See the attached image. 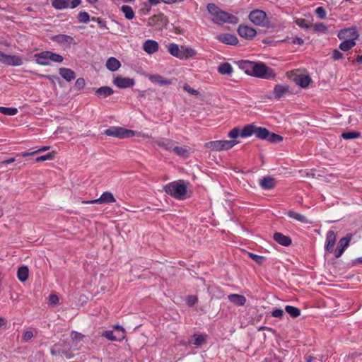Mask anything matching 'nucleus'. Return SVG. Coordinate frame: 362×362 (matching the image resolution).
<instances>
[{"label":"nucleus","instance_id":"obj_50","mask_svg":"<svg viewBox=\"0 0 362 362\" xmlns=\"http://www.w3.org/2000/svg\"><path fill=\"white\" fill-rule=\"evenodd\" d=\"M315 12L317 16L320 19H324L326 17L327 12L325 9L322 6L317 7Z\"/></svg>","mask_w":362,"mask_h":362},{"label":"nucleus","instance_id":"obj_34","mask_svg":"<svg viewBox=\"0 0 362 362\" xmlns=\"http://www.w3.org/2000/svg\"><path fill=\"white\" fill-rule=\"evenodd\" d=\"M120 11L124 13L125 18L128 20H132L135 16L134 12L130 6L122 5L120 7Z\"/></svg>","mask_w":362,"mask_h":362},{"label":"nucleus","instance_id":"obj_15","mask_svg":"<svg viewBox=\"0 0 362 362\" xmlns=\"http://www.w3.org/2000/svg\"><path fill=\"white\" fill-rule=\"evenodd\" d=\"M336 242V235L333 230H329L326 235L325 250L329 253L334 252V245Z\"/></svg>","mask_w":362,"mask_h":362},{"label":"nucleus","instance_id":"obj_21","mask_svg":"<svg viewBox=\"0 0 362 362\" xmlns=\"http://www.w3.org/2000/svg\"><path fill=\"white\" fill-rule=\"evenodd\" d=\"M289 93V86L287 85H276L274 88V94L279 99L284 97Z\"/></svg>","mask_w":362,"mask_h":362},{"label":"nucleus","instance_id":"obj_56","mask_svg":"<svg viewBox=\"0 0 362 362\" xmlns=\"http://www.w3.org/2000/svg\"><path fill=\"white\" fill-rule=\"evenodd\" d=\"M284 315L282 309L276 308L272 312V315L274 317L281 318Z\"/></svg>","mask_w":362,"mask_h":362},{"label":"nucleus","instance_id":"obj_46","mask_svg":"<svg viewBox=\"0 0 362 362\" xmlns=\"http://www.w3.org/2000/svg\"><path fill=\"white\" fill-rule=\"evenodd\" d=\"M282 137L280 135H278L275 133H271L269 132V135L268 136V138L266 139L267 141L272 142V143H277L281 141H282Z\"/></svg>","mask_w":362,"mask_h":362},{"label":"nucleus","instance_id":"obj_7","mask_svg":"<svg viewBox=\"0 0 362 362\" xmlns=\"http://www.w3.org/2000/svg\"><path fill=\"white\" fill-rule=\"evenodd\" d=\"M249 19L255 25L258 26H266L269 23L267 14L264 11L259 9L251 11L249 14Z\"/></svg>","mask_w":362,"mask_h":362},{"label":"nucleus","instance_id":"obj_49","mask_svg":"<svg viewBox=\"0 0 362 362\" xmlns=\"http://www.w3.org/2000/svg\"><path fill=\"white\" fill-rule=\"evenodd\" d=\"M78 19L81 23H87L89 21L90 16L87 12L81 11L78 15Z\"/></svg>","mask_w":362,"mask_h":362},{"label":"nucleus","instance_id":"obj_48","mask_svg":"<svg viewBox=\"0 0 362 362\" xmlns=\"http://www.w3.org/2000/svg\"><path fill=\"white\" fill-rule=\"evenodd\" d=\"M249 257L258 264H262L265 260L264 257L251 252H249Z\"/></svg>","mask_w":362,"mask_h":362},{"label":"nucleus","instance_id":"obj_58","mask_svg":"<svg viewBox=\"0 0 362 362\" xmlns=\"http://www.w3.org/2000/svg\"><path fill=\"white\" fill-rule=\"evenodd\" d=\"M343 58V54L341 53L339 50L334 49L332 53V59L334 60H339Z\"/></svg>","mask_w":362,"mask_h":362},{"label":"nucleus","instance_id":"obj_37","mask_svg":"<svg viewBox=\"0 0 362 362\" xmlns=\"http://www.w3.org/2000/svg\"><path fill=\"white\" fill-rule=\"evenodd\" d=\"M49 148H50V146H43V147H42V148H39L37 150L33 151H24V152H22L20 154H18V156H21L22 157L31 156H34L35 154H37L39 153L46 151L49 150Z\"/></svg>","mask_w":362,"mask_h":362},{"label":"nucleus","instance_id":"obj_22","mask_svg":"<svg viewBox=\"0 0 362 362\" xmlns=\"http://www.w3.org/2000/svg\"><path fill=\"white\" fill-rule=\"evenodd\" d=\"M228 298L230 303L236 306H243L247 301L246 298L240 294H230Z\"/></svg>","mask_w":362,"mask_h":362},{"label":"nucleus","instance_id":"obj_12","mask_svg":"<svg viewBox=\"0 0 362 362\" xmlns=\"http://www.w3.org/2000/svg\"><path fill=\"white\" fill-rule=\"evenodd\" d=\"M238 33L240 35V36L247 40L253 39L257 34V31L255 29H254L252 27L243 25H239L238 28Z\"/></svg>","mask_w":362,"mask_h":362},{"label":"nucleus","instance_id":"obj_45","mask_svg":"<svg viewBox=\"0 0 362 362\" xmlns=\"http://www.w3.org/2000/svg\"><path fill=\"white\" fill-rule=\"evenodd\" d=\"M54 158V152H49V153H47L45 155H43V156H39V157L36 158H35V162L36 163H39V162H42V161H45V160H51Z\"/></svg>","mask_w":362,"mask_h":362},{"label":"nucleus","instance_id":"obj_28","mask_svg":"<svg viewBox=\"0 0 362 362\" xmlns=\"http://www.w3.org/2000/svg\"><path fill=\"white\" fill-rule=\"evenodd\" d=\"M114 93V90L109 86H102L95 90V94L99 98H107Z\"/></svg>","mask_w":362,"mask_h":362},{"label":"nucleus","instance_id":"obj_11","mask_svg":"<svg viewBox=\"0 0 362 362\" xmlns=\"http://www.w3.org/2000/svg\"><path fill=\"white\" fill-rule=\"evenodd\" d=\"M116 199L110 192H103L98 199L85 202L86 204H110L115 202Z\"/></svg>","mask_w":362,"mask_h":362},{"label":"nucleus","instance_id":"obj_17","mask_svg":"<svg viewBox=\"0 0 362 362\" xmlns=\"http://www.w3.org/2000/svg\"><path fill=\"white\" fill-rule=\"evenodd\" d=\"M158 43L153 40H147L143 44V49L148 54H152L158 51Z\"/></svg>","mask_w":362,"mask_h":362},{"label":"nucleus","instance_id":"obj_41","mask_svg":"<svg viewBox=\"0 0 362 362\" xmlns=\"http://www.w3.org/2000/svg\"><path fill=\"white\" fill-rule=\"evenodd\" d=\"M361 136V134L358 132L351 131L343 132L341 136L346 140L353 139L358 138Z\"/></svg>","mask_w":362,"mask_h":362},{"label":"nucleus","instance_id":"obj_52","mask_svg":"<svg viewBox=\"0 0 362 362\" xmlns=\"http://www.w3.org/2000/svg\"><path fill=\"white\" fill-rule=\"evenodd\" d=\"M85 86V80L83 78H78L75 83V88L78 90L83 89Z\"/></svg>","mask_w":362,"mask_h":362},{"label":"nucleus","instance_id":"obj_20","mask_svg":"<svg viewBox=\"0 0 362 362\" xmlns=\"http://www.w3.org/2000/svg\"><path fill=\"white\" fill-rule=\"evenodd\" d=\"M273 238L276 243L283 246H288L292 243V240L290 237L284 235V234L279 232H276L274 234Z\"/></svg>","mask_w":362,"mask_h":362},{"label":"nucleus","instance_id":"obj_8","mask_svg":"<svg viewBox=\"0 0 362 362\" xmlns=\"http://www.w3.org/2000/svg\"><path fill=\"white\" fill-rule=\"evenodd\" d=\"M168 23V20L163 13L154 15L148 20V25L155 27L158 29L165 27Z\"/></svg>","mask_w":362,"mask_h":362},{"label":"nucleus","instance_id":"obj_43","mask_svg":"<svg viewBox=\"0 0 362 362\" xmlns=\"http://www.w3.org/2000/svg\"><path fill=\"white\" fill-rule=\"evenodd\" d=\"M172 151L179 156L187 157L188 155V150L187 148L175 146V145L173 146Z\"/></svg>","mask_w":362,"mask_h":362},{"label":"nucleus","instance_id":"obj_61","mask_svg":"<svg viewBox=\"0 0 362 362\" xmlns=\"http://www.w3.org/2000/svg\"><path fill=\"white\" fill-rule=\"evenodd\" d=\"M197 301V298L195 296H190L187 298V304L190 306L194 305Z\"/></svg>","mask_w":362,"mask_h":362},{"label":"nucleus","instance_id":"obj_39","mask_svg":"<svg viewBox=\"0 0 362 362\" xmlns=\"http://www.w3.org/2000/svg\"><path fill=\"white\" fill-rule=\"evenodd\" d=\"M356 45V42L351 40H343L339 47L341 51L347 52Z\"/></svg>","mask_w":362,"mask_h":362},{"label":"nucleus","instance_id":"obj_51","mask_svg":"<svg viewBox=\"0 0 362 362\" xmlns=\"http://www.w3.org/2000/svg\"><path fill=\"white\" fill-rule=\"evenodd\" d=\"M240 133L239 129L238 128H233L232 130H230L228 133V137L230 139H235L238 136H240Z\"/></svg>","mask_w":362,"mask_h":362},{"label":"nucleus","instance_id":"obj_10","mask_svg":"<svg viewBox=\"0 0 362 362\" xmlns=\"http://www.w3.org/2000/svg\"><path fill=\"white\" fill-rule=\"evenodd\" d=\"M351 238L352 234L349 233L339 240L337 248L334 250V256L336 258H339L342 255L346 247L349 245Z\"/></svg>","mask_w":362,"mask_h":362},{"label":"nucleus","instance_id":"obj_3","mask_svg":"<svg viewBox=\"0 0 362 362\" xmlns=\"http://www.w3.org/2000/svg\"><path fill=\"white\" fill-rule=\"evenodd\" d=\"M163 189L176 199L184 200L187 198V187L182 180L171 182L165 185Z\"/></svg>","mask_w":362,"mask_h":362},{"label":"nucleus","instance_id":"obj_13","mask_svg":"<svg viewBox=\"0 0 362 362\" xmlns=\"http://www.w3.org/2000/svg\"><path fill=\"white\" fill-rule=\"evenodd\" d=\"M113 83L119 88H127L134 86L135 81L130 78L117 76L114 78Z\"/></svg>","mask_w":362,"mask_h":362},{"label":"nucleus","instance_id":"obj_19","mask_svg":"<svg viewBox=\"0 0 362 362\" xmlns=\"http://www.w3.org/2000/svg\"><path fill=\"white\" fill-rule=\"evenodd\" d=\"M155 142L158 146L167 151H172L173 146L175 144V141L166 138H160Z\"/></svg>","mask_w":362,"mask_h":362},{"label":"nucleus","instance_id":"obj_1","mask_svg":"<svg viewBox=\"0 0 362 362\" xmlns=\"http://www.w3.org/2000/svg\"><path fill=\"white\" fill-rule=\"evenodd\" d=\"M209 13L213 16L212 21L217 24H223L228 23L230 24H237L239 22L238 17L222 11L214 4H209L207 5Z\"/></svg>","mask_w":362,"mask_h":362},{"label":"nucleus","instance_id":"obj_59","mask_svg":"<svg viewBox=\"0 0 362 362\" xmlns=\"http://www.w3.org/2000/svg\"><path fill=\"white\" fill-rule=\"evenodd\" d=\"M296 23L302 28H307L309 27L308 22L305 19L296 20Z\"/></svg>","mask_w":362,"mask_h":362},{"label":"nucleus","instance_id":"obj_63","mask_svg":"<svg viewBox=\"0 0 362 362\" xmlns=\"http://www.w3.org/2000/svg\"><path fill=\"white\" fill-rule=\"evenodd\" d=\"M81 0H72L71 1L70 7L71 8H74L77 7L81 4Z\"/></svg>","mask_w":362,"mask_h":362},{"label":"nucleus","instance_id":"obj_64","mask_svg":"<svg viewBox=\"0 0 362 362\" xmlns=\"http://www.w3.org/2000/svg\"><path fill=\"white\" fill-rule=\"evenodd\" d=\"M39 76L40 78H47L49 81H53L54 78H57L55 76L52 75H43V74H39Z\"/></svg>","mask_w":362,"mask_h":362},{"label":"nucleus","instance_id":"obj_55","mask_svg":"<svg viewBox=\"0 0 362 362\" xmlns=\"http://www.w3.org/2000/svg\"><path fill=\"white\" fill-rule=\"evenodd\" d=\"M183 89L185 90H186L187 92H188L189 93H191L192 95H197L199 94L198 90H194V88H191L190 86L187 83L183 86Z\"/></svg>","mask_w":362,"mask_h":362},{"label":"nucleus","instance_id":"obj_53","mask_svg":"<svg viewBox=\"0 0 362 362\" xmlns=\"http://www.w3.org/2000/svg\"><path fill=\"white\" fill-rule=\"evenodd\" d=\"M115 329L117 332V335L119 336V338H122L123 339L125 334L124 328L119 325H117L115 327Z\"/></svg>","mask_w":362,"mask_h":362},{"label":"nucleus","instance_id":"obj_14","mask_svg":"<svg viewBox=\"0 0 362 362\" xmlns=\"http://www.w3.org/2000/svg\"><path fill=\"white\" fill-rule=\"evenodd\" d=\"M1 64L7 66H18L23 64V59L17 55H9L4 54V58L1 59Z\"/></svg>","mask_w":362,"mask_h":362},{"label":"nucleus","instance_id":"obj_29","mask_svg":"<svg viewBox=\"0 0 362 362\" xmlns=\"http://www.w3.org/2000/svg\"><path fill=\"white\" fill-rule=\"evenodd\" d=\"M207 337H208L206 334H194L192 336V338L193 339V341H189V343L193 344L196 345L197 346H199L206 342Z\"/></svg>","mask_w":362,"mask_h":362},{"label":"nucleus","instance_id":"obj_6","mask_svg":"<svg viewBox=\"0 0 362 362\" xmlns=\"http://www.w3.org/2000/svg\"><path fill=\"white\" fill-rule=\"evenodd\" d=\"M238 142L235 140H217L209 141L206 144V146L212 151H223L232 148Z\"/></svg>","mask_w":362,"mask_h":362},{"label":"nucleus","instance_id":"obj_16","mask_svg":"<svg viewBox=\"0 0 362 362\" xmlns=\"http://www.w3.org/2000/svg\"><path fill=\"white\" fill-rule=\"evenodd\" d=\"M216 39L223 44L230 45H235L238 43L236 36L229 33L219 35L216 37Z\"/></svg>","mask_w":362,"mask_h":362},{"label":"nucleus","instance_id":"obj_54","mask_svg":"<svg viewBox=\"0 0 362 362\" xmlns=\"http://www.w3.org/2000/svg\"><path fill=\"white\" fill-rule=\"evenodd\" d=\"M59 299L57 295L51 294L49 296V303L52 305H57L59 303Z\"/></svg>","mask_w":362,"mask_h":362},{"label":"nucleus","instance_id":"obj_38","mask_svg":"<svg viewBox=\"0 0 362 362\" xmlns=\"http://www.w3.org/2000/svg\"><path fill=\"white\" fill-rule=\"evenodd\" d=\"M218 71L221 74H230L233 72V67L229 63H223L218 66Z\"/></svg>","mask_w":362,"mask_h":362},{"label":"nucleus","instance_id":"obj_57","mask_svg":"<svg viewBox=\"0 0 362 362\" xmlns=\"http://www.w3.org/2000/svg\"><path fill=\"white\" fill-rule=\"evenodd\" d=\"M51 354L53 356L61 355L62 351L57 344H55L50 350Z\"/></svg>","mask_w":362,"mask_h":362},{"label":"nucleus","instance_id":"obj_25","mask_svg":"<svg viewBox=\"0 0 362 362\" xmlns=\"http://www.w3.org/2000/svg\"><path fill=\"white\" fill-rule=\"evenodd\" d=\"M59 73L68 82L73 81L76 78L74 71L69 68H60Z\"/></svg>","mask_w":362,"mask_h":362},{"label":"nucleus","instance_id":"obj_36","mask_svg":"<svg viewBox=\"0 0 362 362\" xmlns=\"http://www.w3.org/2000/svg\"><path fill=\"white\" fill-rule=\"evenodd\" d=\"M255 135L259 139L266 140V139L268 138V136L269 135V131L266 128L257 127Z\"/></svg>","mask_w":362,"mask_h":362},{"label":"nucleus","instance_id":"obj_24","mask_svg":"<svg viewBox=\"0 0 362 362\" xmlns=\"http://www.w3.org/2000/svg\"><path fill=\"white\" fill-rule=\"evenodd\" d=\"M197 54V51L191 47L181 46L180 59H187L194 57Z\"/></svg>","mask_w":362,"mask_h":362},{"label":"nucleus","instance_id":"obj_26","mask_svg":"<svg viewBox=\"0 0 362 362\" xmlns=\"http://www.w3.org/2000/svg\"><path fill=\"white\" fill-rule=\"evenodd\" d=\"M148 79L152 83H157L160 86L170 85L171 83V81L170 79L165 78L158 74L150 75Z\"/></svg>","mask_w":362,"mask_h":362},{"label":"nucleus","instance_id":"obj_5","mask_svg":"<svg viewBox=\"0 0 362 362\" xmlns=\"http://www.w3.org/2000/svg\"><path fill=\"white\" fill-rule=\"evenodd\" d=\"M104 134L109 136H114L119 139L130 138L135 135H140L141 133H137L133 130L127 129L120 127H111L107 129Z\"/></svg>","mask_w":362,"mask_h":362},{"label":"nucleus","instance_id":"obj_30","mask_svg":"<svg viewBox=\"0 0 362 362\" xmlns=\"http://www.w3.org/2000/svg\"><path fill=\"white\" fill-rule=\"evenodd\" d=\"M259 185L264 189H271L274 187L275 182L274 178L265 177L260 180Z\"/></svg>","mask_w":362,"mask_h":362},{"label":"nucleus","instance_id":"obj_23","mask_svg":"<svg viewBox=\"0 0 362 362\" xmlns=\"http://www.w3.org/2000/svg\"><path fill=\"white\" fill-rule=\"evenodd\" d=\"M311 81V78L308 75L296 74V84L300 87L304 88L308 87Z\"/></svg>","mask_w":362,"mask_h":362},{"label":"nucleus","instance_id":"obj_35","mask_svg":"<svg viewBox=\"0 0 362 362\" xmlns=\"http://www.w3.org/2000/svg\"><path fill=\"white\" fill-rule=\"evenodd\" d=\"M70 0H53L52 6L59 10L64 9L68 7Z\"/></svg>","mask_w":362,"mask_h":362},{"label":"nucleus","instance_id":"obj_2","mask_svg":"<svg viewBox=\"0 0 362 362\" xmlns=\"http://www.w3.org/2000/svg\"><path fill=\"white\" fill-rule=\"evenodd\" d=\"M241 65L243 68L251 69V74L256 77L267 79L274 77V74L272 73V69L263 63L243 61L241 62Z\"/></svg>","mask_w":362,"mask_h":362},{"label":"nucleus","instance_id":"obj_32","mask_svg":"<svg viewBox=\"0 0 362 362\" xmlns=\"http://www.w3.org/2000/svg\"><path fill=\"white\" fill-rule=\"evenodd\" d=\"M256 127H257L253 124L245 125L241 131L240 136L242 137H248L255 135Z\"/></svg>","mask_w":362,"mask_h":362},{"label":"nucleus","instance_id":"obj_47","mask_svg":"<svg viewBox=\"0 0 362 362\" xmlns=\"http://www.w3.org/2000/svg\"><path fill=\"white\" fill-rule=\"evenodd\" d=\"M296 220H297L303 223H305V224H312L313 223V221L311 220H310L308 218H307L306 216H305L302 214H298V213H296Z\"/></svg>","mask_w":362,"mask_h":362},{"label":"nucleus","instance_id":"obj_9","mask_svg":"<svg viewBox=\"0 0 362 362\" xmlns=\"http://www.w3.org/2000/svg\"><path fill=\"white\" fill-rule=\"evenodd\" d=\"M337 36L341 40H352L356 42L359 37V34L355 28H347L341 29L338 33Z\"/></svg>","mask_w":362,"mask_h":362},{"label":"nucleus","instance_id":"obj_31","mask_svg":"<svg viewBox=\"0 0 362 362\" xmlns=\"http://www.w3.org/2000/svg\"><path fill=\"white\" fill-rule=\"evenodd\" d=\"M29 270L28 267H20L17 272V276L20 281L25 282L28 279Z\"/></svg>","mask_w":362,"mask_h":362},{"label":"nucleus","instance_id":"obj_42","mask_svg":"<svg viewBox=\"0 0 362 362\" xmlns=\"http://www.w3.org/2000/svg\"><path fill=\"white\" fill-rule=\"evenodd\" d=\"M313 29L315 33H326L327 32V27L323 23H315Z\"/></svg>","mask_w":362,"mask_h":362},{"label":"nucleus","instance_id":"obj_44","mask_svg":"<svg viewBox=\"0 0 362 362\" xmlns=\"http://www.w3.org/2000/svg\"><path fill=\"white\" fill-rule=\"evenodd\" d=\"M103 336L105 337V338H107V339L110 340V341H120V340L122 339V338H119L118 335H115L114 334V332L111 331V330L105 331L103 334Z\"/></svg>","mask_w":362,"mask_h":362},{"label":"nucleus","instance_id":"obj_18","mask_svg":"<svg viewBox=\"0 0 362 362\" xmlns=\"http://www.w3.org/2000/svg\"><path fill=\"white\" fill-rule=\"evenodd\" d=\"M52 40L66 46H70L72 44H75L74 39L69 35L59 34L52 37Z\"/></svg>","mask_w":362,"mask_h":362},{"label":"nucleus","instance_id":"obj_60","mask_svg":"<svg viewBox=\"0 0 362 362\" xmlns=\"http://www.w3.org/2000/svg\"><path fill=\"white\" fill-rule=\"evenodd\" d=\"M23 340L28 341L33 337V334L31 331H26L23 334Z\"/></svg>","mask_w":362,"mask_h":362},{"label":"nucleus","instance_id":"obj_62","mask_svg":"<svg viewBox=\"0 0 362 362\" xmlns=\"http://www.w3.org/2000/svg\"><path fill=\"white\" fill-rule=\"evenodd\" d=\"M285 310L292 317H294V306L287 305Z\"/></svg>","mask_w":362,"mask_h":362},{"label":"nucleus","instance_id":"obj_33","mask_svg":"<svg viewBox=\"0 0 362 362\" xmlns=\"http://www.w3.org/2000/svg\"><path fill=\"white\" fill-rule=\"evenodd\" d=\"M168 52L173 57L178 59L180 57L181 47H180L175 43H170L167 47Z\"/></svg>","mask_w":362,"mask_h":362},{"label":"nucleus","instance_id":"obj_27","mask_svg":"<svg viewBox=\"0 0 362 362\" xmlns=\"http://www.w3.org/2000/svg\"><path fill=\"white\" fill-rule=\"evenodd\" d=\"M106 68L110 71H115L121 66V63L115 57H111L106 62Z\"/></svg>","mask_w":362,"mask_h":362},{"label":"nucleus","instance_id":"obj_40","mask_svg":"<svg viewBox=\"0 0 362 362\" xmlns=\"http://www.w3.org/2000/svg\"><path fill=\"white\" fill-rule=\"evenodd\" d=\"M0 112L5 115L13 116L18 113V109L0 106Z\"/></svg>","mask_w":362,"mask_h":362},{"label":"nucleus","instance_id":"obj_4","mask_svg":"<svg viewBox=\"0 0 362 362\" xmlns=\"http://www.w3.org/2000/svg\"><path fill=\"white\" fill-rule=\"evenodd\" d=\"M37 64L42 66L50 64V62L60 63L63 61V57L59 54L50 51H44L35 54Z\"/></svg>","mask_w":362,"mask_h":362}]
</instances>
